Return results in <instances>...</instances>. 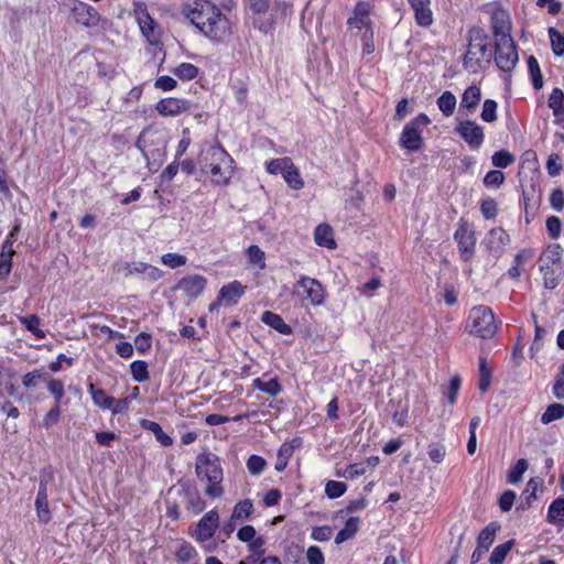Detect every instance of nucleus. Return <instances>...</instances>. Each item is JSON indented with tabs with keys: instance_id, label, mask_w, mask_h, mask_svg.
<instances>
[{
	"instance_id": "f257e3e1",
	"label": "nucleus",
	"mask_w": 564,
	"mask_h": 564,
	"mask_svg": "<svg viewBox=\"0 0 564 564\" xmlns=\"http://www.w3.org/2000/svg\"><path fill=\"white\" fill-rule=\"evenodd\" d=\"M186 18L209 41L225 43L234 34V23L209 0H193L184 9Z\"/></svg>"
},
{
	"instance_id": "f03ea898",
	"label": "nucleus",
	"mask_w": 564,
	"mask_h": 564,
	"mask_svg": "<svg viewBox=\"0 0 564 564\" xmlns=\"http://www.w3.org/2000/svg\"><path fill=\"white\" fill-rule=\"evenodd\" d=\"M491 59V43L487 31L473 26L467 33V50L463 57V67L470 74L479 73Z\"/></svg>"
},
{
	"instance_id": "7ed1b4c3",
	"label": "nucleus",
	"mask_w": 564,
	"mask_h": 564,
	"mask_svg": "<svg viewBox=\"0 0 564 564\" xmlns=\"http://www.w3.org/2000/svg\"><path fill=\"white\" fill-rule=\"evenodd\" d=\"M200 165L202 171L209 174L217 185H227L234 175L235 161L220 144L203 150Z\"/></svg>"
},
{
	"instance_id": "20e7f679",
	"label": "nucleus",
	"mask_w": 564,
	"mask_h": 564,
	"mask_svg": "<svg viewBox=\"0 0 564 564\" xmlns=\"http://www.w3.org/2000/svg\"><path fill=\"white\" fill-rule=\"evenodd\" d=\"M196 475L199 480L206 481L205 494L213 498H220L224 495L221 485L224 473L217 456L202 454L196 459Z\"/></svg>"
},
{
	"instance_id": "39448f33",
	"label": "nucleus",
	"mask_w": 564,
	"mask_h": 564,
	"mask_svg": "<svg viewBox=\"0 0 564 564\" xmlns=\"http://www.w3.org/2000/svg\"><path fill=\"white\" fill-rule=\"evenodd\" d=\"M499 327L492 310L486 305H478L470 310L467 322L469 334L488 339L495 336Z\"/></svg>"
},
{
	"instance_id": "423d86ee",
	"label": "nucleus",
	"mask_w": 564,
	"mask_h": 564,
	"mask_svg": "<svg viewBox=\"0 0 564 564\" xmlns=\"http://www.w3.org/2000/svg\"><path fill=\"white\" fill-rule=\"evenodd\" d=\"M562 252L563 248L560 245H550L540 256L539 269L545 289L554 290L558 285Z\"/></svg>"
},
{
	"instance_id": "0eeeda50",
	"label": "nucleus",
	"mask_w": 564,
	"mask_h": 564,
	"mask_svg": "<svg viewBox=\"0 0 564 564\" xmlns=\"http://www.w3.org/2000/svg\"><path fill=\"white\" fill-rule=\"evenodd\" d=\"M431 123V119L425 113H420L410 120L400 134V145L409 151H419L424 144L423 129Z\"/></svg>"
},
{
	"instance_id": "6e6552de",
	"label": "nucleus",
	"mask_w": 564,
	"mask_h": 564,
	"mask_svg": "<svg viewBox=\"0 0 564 564\" xmlns=\"http://www.w3.org/2000/svg\"><path fill=\"white\" fill-rule=\"evenodd\" d=\"M485 11L489 15L495 41L512 39V21L509 11L497 1L488 3Z\"/></svg>"
},
{
	"instance_id": "1a4fd4ad",
	"label": "nucleus",
	"mask_w": 564,
	"mask_h": 564,
	"mask_svg": "<svg viewBox=\"0 0 564 564\" xmlns=\"http://www.w3.org/2000/svg\"><path fill=\"white\" fill-rule=\"evenodd\" d=\"M518 62V48L513 39L495 41V63L501 72L510 75Z\"/></svg>"
},
{
	"instance_id": "9d476101",
	"label": "nucleus",
	"mask_w": 564,
	"mask_h": 564,
	"mask_svg": "<svg viewBox=\"0 0 564 564\" xmlns=\"http://www.w3.org/2000/svg\"><path fill=\"white\" fill-rule=\"evenodd\" d=\"M133 15L142 35L147 39V41L154 45L160 42L161 32L158 23L150 15L148 11V7L144 2L135 1L133 3Z\"/></svg>"
},
{
	"instance_id": "9b49d317",
	"label": "nucleus",
	"mask_w": 564,
	"mask_h": 564,
	"mask_svg": "<svg viewBox=\"0 0 564 564\" xmlns=\"http://www.w3.org/2000/svg\"><path fill=\"white\" fill-rule=\"evenodd\" d=\"M454 241L457 245L459 258L463 262H469L476 252V234L466 221L460 220L454 232Z\"/></svg>"
},
{
	"instance_id": "f8f14e48",
	"label": "nucleus",
	"mask_w": 564,
	"mask_h": 564,
	"mask_svg": "<svg viewBox=\"0 0 564 564\" xmlns=\"http://www.w3.org/2000/svg\"><path fill=\"white\" fill-rule=\"evenodd\" d=\"M116 268L124 278L138 276L148 282H155L163 275L161 269L143 261L121 262Z\"/></svg>"
},
{
	"instance_id": "ddd939ff",
	"label": "nucleus",
	"mask_w": 564,
	"mask_h": 564,
	"mask_svg": "<svg viewBox=\"0 0 564 564\" xmlns=\"http://www.w3.org/2000/svg\"><path fill=\"white\" fill-rule=\"evenodd\" d=\"M293 295H300L313 306L322 305L325 301V290L319 281L302 275L293 288Z\"/></svg>"
},
{
	"instance_id": "4468645a",
	"label": "nucleus",
	"mask_w": 564,
	"mask_h": 564,
	"mask_svg": "<svg viewBox=\"0 0 564 564\" xmlns=\"http://www.w3.org/2000/svg\"><path fill=\"white\" fill-rule=\"evenodd\" d=\"M509 234L501 227L490 229L481 241V246L487 252L488 257L494 259L495 262L500 259L507 247L510 245Z\"/></svg>"
},
{
	"instance_id": "2eb2a0df",
	"label": "nucleus",
	"mask_w": 564,
	"mask_h": 564,
	"mask_svg": "<svg viewBox=\"0 0 564 564\" xmlns=\"http://www.w3.org/2000/svg\"><path fill=\"white\" fill-rule=\"evenodd\" d=\"M455 132L468 144L471 150H478L485 140L484 128L473 120L458 122Z\"/></svg>"
},
{
	"instance_id": "dca6fc26",
	"label": "nucleus",
	"mask_w": 564,
	"mask_h": 564,
	"mask_svg": "<svg viewBox=\"0 0 564 564\" xmlns=\"http://www.w3.org/2000/svg\"><path fill=\"white\" fill-rule=\"evenodd\" d=\"M193 104L184 98L166 97L155 104V110L162 117H177L189 112Z\"/></svg>"
},
{
	"instance_id": "f3484780",
	"label": "nucleus",
	"mask_w": 564,
	"mask_h": 564,
	"mask_svg": "<svg viewBox=\"0 0 564 564\" xmlns=\"http://www.w3.org/2000/svg\"><path fill=\"white\" fill-rule=\"evenodd\" d=\"M219 525V514L213 509L206 512L197 523L194 536L198 542L210 540Z\"/></svg>"
},
{
	"instance_id": "a211bd4d",
	"label": "nucleus",
	"mask_w": 564,
	"mask_h": 564,
	"mask_svg": "<svg viewBox=\"0 0 564 564\" xmlns=\"http://www.w3.org/2000/svg\"><path fill=\"white\" fill-rule=\"evenodd\" d=\"M207 285V280L200 274H191L181 279L176 289L182 291L185 296L193 300L198 297Z\"/></svg>"
},
{
	"instance_id": "6ab92c4d",
	"label": "nucleus",
	"mask_w": 564,
	"mask_h": 564,
	"mask_svg": "<svg viewBox=\"0 0 564 564\" xmlns=\"http://www.w3.org/2000/svg\"><path fill=\"white\" fill-rule=\"evenodd\" d=\"M72 12L76 22L85 26H96L100 21L98 11L91 6L82 1L74 2Z\"/></svg>"
},
{
	"instance_id": "aec40b11",
	"label": "nucleus",
	"mask_w": 564,
	"mask_h": 564,
	"mask_svg": "<svg viewBox=\"0 0 564 564\" xmlns=\"http://www.w3.org/2000/svg\"><path fill=\"white\" fill-rule=\"evenodd\" d=\"M417 25L429 28L433 24V11L431 9V0H408Z\"/></svg>"
},
{
	"instance_id": "412c9836",
	"label": "nucleus",
	"mask_w": 564,
	"mask_h": 564,
	"mask_svg": "<svg viewBox=\"0 0 564 564\" xmlns=\"http://www.w3.org/2000/svg\"><path fill=\"white\" fill-rule=\"evenodd\" d=\"M36 518L40 523L47 524L52 520V512L48 505L47 485L41 481L35 498Z\"/></svg>"
},
{
	"instance_id": "4be33fe9",
	"label": "nucleus",
	"mask_w": 564,
	"mask_h": 564,
	"mask_svg": "<svg viewBox=\"0 0 564 564\" xmlns=\"http://www.w3.org/2000/svg\"><path fill=\"white\" fill-rule=\"evenodd\" d=\"M246 286L239 281H232L220 288L218 292L219 302H224L225 305H236L239 299L245 294Z\"/></svg>"
},
{
	"instance_id": "5701e85b",
	"label": "nucleus",
	"mask_w": 564,
	"mask_h": 564,
	"mask_svg": "<svg viewBox=\"0 0 564 564\" xmlns=\"http://www.w3.org/2000/svg\"><path fill=\"white\" fill-rule=\"evenodd\" d=\"M300 445L301 441L299 438H293L291 442H284L280 446L274 465L276 471L281 473L286 468L295 448H297Z\"/></svg>"
},
{
	"instance_id": "b1692460",
	"label": "nucleus",
	"mask_w": 564,
	"mask_h": 564,
	"mask_svg": "<svg viewBox=\"0 0 564 564\" xmlns=\"http://www.w3.org/2000/svg\"><path fill=\"white\" fill-rule=\"evenodd\" d=\"M314 241L317 246L327 249H335L337 247L334 239V231L327 224H319L314 230Z\"/></svg>"
},
{
	"instance_id": "393cba45",
	"label": "nucleus",
	"mask_w": 564,
	"mask_h": 564,
	"mask_svg": "<svg viewBox=\"0 0 564 564\" xmlns=\"http://www.w3.org/2000/svg\"><path fill=\"white\" fill-rule=\"evenodd\" d=\"M500 530V524L496 521L486 525L477 536V546L481 550L488 551L495 542L497 532Z\"/></svg>"
},
{
	"instance_id": "a878e982",
	"label": "nucleus",
	"mask_w": 564,
	"mask_h": 564,
	"mask_svg": "<svg viewBox=\"0 0 564 564\" xmlns=\"http://www.w3.org/2000/svg\"><path fill=\"white\" fill-rule=\"evenodd\" d=\"M480 99H481L480 88L477 86H474V85L469 86L468 88H466V90L464 91V94L462 96L460 108L467 109V111H468L467 115H469L475 111Z\"/></svg>"
},
{
	"instance_id": "bb28decb",
	"label": "nucleus",
	"mask_w": 564,
	"mask_h": 564,
	"mask_svg": "<svg viewBox=\"0 0 564 564\" xmlns=\"http://www.w3.org/2000/svg\"><path fill=\"white\" fill-rule=\"evenodd\" d=\"M261 321L282 335H290L292 333L291 326L288 325L280 315L273 312L265 311L262 314Z\"/></svg>"
},
{
	"instance_id": "cd10ccee",
	"label": "nucleus",
	"mask_w": 564,
	"mask_h": 564,
	"mask_svg": "<svg viewBox=\"0 0 564 564\" xmlns=\"http://www.w3.org/2000/svg\"><path fill=\"white\" fill-rule=\"evenodd\" d=\"M88 392L91 397L93 403L101 410L111 409L112 398L104 389L98 388L94 383L88 384Z\"/></svg>"
},
{
	"instance_id": "c85d7f7f",
	"label": "nucleus",
	"mask_w": 564,
	"mask_h": 564,
	"mask_svg": "<svg viewBox=\"0 0 564 564\" xmlns=\"http://www.w3.org/2000/svg\"><path fill=\"white\" fill-rule=\"evenodd\" d=\"M547 521L551 524L564 527V497H560L551 502L547 509Z\"/></svg>"
},
{
	"instance_id": "c756f323",
	"label": "nucleus",
	"mask_w": 564,
	"mask_h": 564,
	"mask_svg": "<svg viewBox=\"0 0 564 564\" xmlns=\"http://www.w3.org/2000/svg\"><path fill=\"white\" fill-rule=\"evenodd\" d=\"M547 106L552 110L555 120L560 119L564 115V93L561 88H553Z\"/></svg>"
},
{
	"instance_id": "7c9ffc66",
	"label": "nucleus",
	"mask_w": 564,
	"mask_h": 564,
	"mask_svg": "<svg viewBox=\"0 0 564 564\" xmlns=\"http://www.w3.org/2000/svg\"><path fill=\"white\" fill-rule=\"evenodd\" d=\"M141 426L144 430L152 432L155 436V440L162 446H171L173 444V438L163 431L159 423L150 420H142Z\"/></svg>"
},
{
	"instance_id": "2f4dec72",
	"label": "nucleus",
	"mask_w": 564,
	"mask_h": 564,
	"mask_svg": "<svg viewBox=\"0 0 564 564\" xmlns=\"http://www.w3.org/2000/svg\"><path fill=\"white\" fill-rule=\"evenodd\" d=\"M360 519L358 517H350L345 527L336 534L335 543L341 544L347 540L352 539L359 529Z\"/></svg>"
},
{
	"instance_id": "473e14b6",
	"label": "nucleus",
	"mask_w": 564,
	"mask_h": 564,
	"mask_svg": "<svg viewBox=\"0 0 564 564\" xmlns=\"http://www.w3.org/2000/svg\"><path fill=\"white\" fill-rule=\"evenodd\" d=\"M252 384L254 389L270 397H276L282 391V387L278 378H271L268 381H264L262 378H256Z\"/></svg>"
},
{
	"instance_id": "72a5a7b5",
	"label": "nucleus",
	"mask_w": 564,
	"mask_h": 564,
	"mask_svg": "<svg viewBox=\"0 0 564 564\" xmlns=\"http://www.w3.org/2000/svg\"><path fill=\"white\" fill-rule=\"evenodd\" d=\"M437 107L442 111V113L445 117H449L454 113V110L456 108V97L452 91H444L438 98H437Z\"/></svg>"
},
{
	"instance_id": "f704fd0d",
	"label": "nucleus",
	"mask_w": 564,
	"mask_h": 564,
	"mask_svg": "<svg viewBox=\"0 0 564 564\" xmlns=\"http://www.w3.org/2000/svg\"><path fill=\"white\" fill-rule=\"evenodd\" d=\"M197 557V551L188 542H183L175 552L176 562L180 564H188L193 561H196Z\"/></svg>"
},
{
	"instance_id": "c9c22d12",
	"label": "nucleus",
	"mask_w": 564,
	"mask_h": 564,
	"mask_svg": "<svg viewBox=\"0 0 564 564\" xmlns=\"http://www.w3.org/2000/svg\"><path fill=\"white\" fill-rule=\"evenodd\" d=\"M288 186L292 189L300 191L304 187V181L301 176L300 170L292 162L282 176Z\"/></svg>"
},
{
	"instance_id": "e433bc0d",
	"label": "nucleus",
	"mask_w": 564,
	"mask_h": 564,
	"mask_svg": "<svg viewBox=\"0 0 564 564\" xmlns=\"http://www.w3.org/2000/svg\"><path fill=\"white\" fill-rule=\"evenodd\" d=\"M514 543V540H508L507 542L497 545L490 554L489 564H502L509 552L512 550Z\"/></svg>"
},
{
	"instance_id": "4c0bfd02",
	"label": "nucleus",
	"mask_w": 564,
	"mask_h": 564,
	"mask_svg": "<svg viewBox=\"0 0 564 564\" xmlns=\"http://www.w3.org/2000/svg\"><path fill=\"white\" fill-rule=\"evenodd\" d=\"M173 74L181 80H192L197 77L199 69L192 63H181L173 68Z\"/></svg>"
},
{
	"instance_id": "58836bf2",
	"label": "nucleus",
	"mask_w": 564,
	"mask_h": 564,
	"mask_svg": "<svg viewBox=\"0 0 564 564\" xmlns=\"http://www.w3.org/2000/svg\"><path fill=\"white\" fill-rule=\"evenodd\" d=\"M293 161L289 156L280 158V159H272L268 162H265V170L269 174L278 175L281 174L284 175L285 171L290 169V164Z\"/></svg>"
},
{
	"instance_id": "ea45409f",
	"label": "nucleus",
	"mask_w": 564,
	"mask_h": 564,
	"mask_svg": "<svg viewBox=\"0 0 564 564\" xmlns=\"http://www.w3.org/2000/svg\"><path fill=\"white\" fill-rule=\"evenodd\" d=\"M21 324L31 332L36 338L43 339L45 338L46 334L44 330L40 328L41 319L37 315L32 314L29 316H22L20 317Z\"/></svg>"
},
{
	"instance_id": "a19ab883",
	"label": "nucleus",
	"mask_w": 564,
	"mask_h": 564,
	"mask_svg": "<svg viewBox=\"0 0 564 564\" xmlns=\"http://www.w3.org/2000/svg\"><path fill=\"white\" fill-rule=\"evenodd\" d=\"M253 511V503L250 499H245L236 503L231 514L232 521H241L248 519Z\"/></svg>"
},
{
	"instance_id": "79ce46f5",
	"label": "nucleus",
	"mask_w": 564,
	"mask_h": 564,
	"mask_svg": "<svg viewBox=\"0 0 564 564\" xmlns=\"http://www.w3.org/2000/svg\"><path fill=\"white\" fill-rule=\"evenodd\" d=\"M564 417V404L552 403L541 415V422L545 425Z\"/></svg>"
},
{
	"instance_id": "37998d69",
	"label": "nucleus",
	"mask_w": 564,
	"mask_h": 564,
	"mask_svg": "<svg viewBox=\"0 0 564 564\" xmlns=\"http://www.w3.org/2000/svg\"><path fill=\"white\" fill-rule=\"evenodd\" d=\"M528 69L534 89L540 90L543 87V77L538 59L534 56L528 58Z\"/></svg>"
},
{
	"instance_id": "c03bdc74",
	"label": "nucleus",
	"mask_w": 564,
	"mask_h": 564,
	"mask_svg": "<svg viewBox=\"0 0 564 564\" xmlns=\"http://www.w3.org/2000/svg\"><path fill=\"white\" fill-rule=\"evenodd\" d=\"M529 464L527 459L520 458L517 463L509 469L507 475L508 482L514 485L522 480L523 474L527 471Z\"/></svg>"
},
{
	"instance_id": "a18cd8bd",
	"label": "nucleus",
	"mask_w": 564,
	"mask_h": 564,
	"mask_svg": "<svg viewBox=\"0 0 564 564\" xmlns=\"http://www.w3.org/2000/svg\"><path fill=\"white\" fill-rule=\"evenodd\" d=\"M130 372L134 381L144 382L149 379V366L144 360H134L130 365Z\"/></svg>"
},
{
	"instance_id": "49530a36",
	"label": "nucleus",
	"mask_w": 564,
	"mask_h": 564,
	"mask_svg": "<svg viewBox=\"0 0 564 564\" xmlns=\"http://www.w3.org/2000/svg\"><path fill=\"white\" fill-rule=\"evenodd\" d=\"M549 37L551 42L552 52L556 56L564 55V34L557 31L555 28L549 29Z\"/></svg>"
},
{
	"instance_id": "de8ad7c7",
	"label": "nucleus",
	"mask_w": 564,
	"mask_h": 564,
	"mask_svg": "<svg viewBox=\"0 0 564 564\" xmlns=\"http://www.w3.org/2000/svg\"><path fill=\"white\" fill-rule=\"evenodd\" d=\"M516 158L508 150H499L491 156L492 165L499 169H506L513 164Z\"/></svg>"
},
{
	"instance_id": "09e8293b",
	"label": "nucleus",
	"mask_w": 564,
	"mask_h": 564,
	"mask_svg": "<svg viewBox=\"0 0 564 564\" xmlns=\"http://www.w3.org/2000/svg\"><path fill=\"white\" fill-rule=\"evenodd\" d=\"M247 258L250 263L259 269L263 270L265 268V254L257 245H252L247 249Z\"/></svg>"
},
{
	"instance_id": "8fccbe9b",
	"label": "nucleus",
	"mask_w": 564,
	"mask_h": 564,
	"mask_svg": "<svg viewBox=\"0 0 564 564\" xmlns=\"http://www.w3.org/2000/svg\"><path fill=\"white\" fill-rule=\"evenodd\" d=\"M366 474V468L362 464H350L345 469H337L336 476L346 479H356Z\"/></svg>"
},
{
	"instance_id": "3c124183",
	"label": "nucleus",
	"mask_w": 564,
	"mask_h": 564,
	"mask_svg": "<svg viewBox=\"0 0 564 564\" xmlns=\"http://www.w3.org/2000/svg\"><path fill=\"white\" fill-rule=\"evenodd\" d=\"M347 490V486L345 482L328 480L325 485V495L329 499H336L341 497Z\"/></svg>"
},
{
	"instance_id": "603ef678",
	"label": "nucleus",
	"mask_w": 564,
	"mask_h": 564,
	"mask_svg": "<svg viewBox=\"0 0 564 564\" xmlns=\"http://www.w3.org/2000/svg\"><path fill=\"white\" fill-rule=\"evenodd\" d=\"M186 508L194 514H198L205 510L206 502L202 499L198 492H188L186 499Z\"/></svg>"
},
{
	"instance_id": "864d4df0",
	"label": "nucleus",
	"mask_w": 564,
	"mask_h": 564,
	"mask_svg": "<svg viewBox=\"0 0 564 564\" xmlns=\"http://www.w3.org/2000/svg\"><path fill=\"white\" fill-rule=\"evenodd\" d=\"M267 462L259 455H251L247 460L248 471L253 476H259L263 473Z\"/></svg>"
},
{
	"instance_id": "5fc2aeb1",
	"label": "nucleus",
	"mask_w": 564,
	"mask_h": 564,
	"mask_svg": "<svg viewBox=\"0 0 564 564\" xmlns=\"http://www.w3.org/2000/svg\"><path fill=\"white\" fill-rule=\"evenodd\" d=\"M497 108H498V105L495 100L486 99L482 104V110H481L480 118L485 122L496 121L497 120Z\"/></svg>"
},
{
	"instance_id": "6e6d98bb",
	"label": "nucleus",
	"mask_w": 564,
	"mask_h": 564,
	"mask_svg": "<svg viewBox=\"0 0 564 564\" xmlns=\"http://www.w3.org/2000/svg\"><path fill=\"white\" fill-rule=\"evenodd\" d=\"M186 261H187L186 257L183 254H180V253L169 252V253H164L161 257V262L171 269H176V268L183 267L186 264Z\"/></svg>"
},
{
	"instance_id": "4d7b16f0",
	"label": "nucleus",
	"mask_w": 564,
	"mask_h": 564,
	"mask_svg": "<svg viewBox=\"0 0 564 564\" xmlns=\"http://www.w3.org/2000/svg\"><path fill=\"white\" fill-rule=\"evenodd\" d=\"M47 390L52 395H54L55 402H56L55 404L59 405V403L65 394V388H64L63 381H61L58 379L48 380Z\"/></svg>"
},
{
	"instance_id": "13d9d810",
	"label": "nucleus",
	"mask_w": 564,
	"mask_h": 564,
	"mask_svg": "<svg viewBox=\"0 0 564 564\" xmlns=\"http://www.w3.org/2000/svg\"><path fill=\"white\" fill-rule=\"evenodd\" d=\"M480 212L486 219H494L498 214V206L494 198H485L480 203Z\"/></svg>"
},
{
	"instance_id": "bf43d9fd",
	"label": "nucleus",
	"mask_w": 564,
	"mask_h": 564,
	"mask_svg": "<svg viewBox=\"0 0 564 564\" xmlns=\"http://www.w3.org/2000/svg\"><path fill=\"white\" fill-rule=\"evenodd\" d=\"M503 182L505 174L498 170L489 171L484 177V184L486 187H499Z\"/></svg>"
},
{
	"instance_id": "052dcab7",
	"label": "nucleus",
	"mask_w": 564,
	"mask_h": 564,
	"mask_svg": "<svg viewBox=\"0 0 564 564\" xmlns=\"http://www.w3.org/2000/svg\"><path fill=\"white\" fill-rule=\"evenodd\" d=\"M490 386V371L487 369L486 359H479V389L486 392Z\"/></svg>"
},
{
	"instance_id": "680f3d73",
	"label": "nucleus",
	"mask_w": 564,
	"mask_h": 564,
	"mask_svg": "<svg viewBox=\"0 0 564 564\" xmlns=\"http://www.w3.org/2000/svg\"><path fill=\"white\" fill-rule=\"evenodd\" d=\"M427 454H429V457L430 459L435 463V464H440L444 460L445 458V455H446V448L444 445L442 444H438V443H433L431 445H429V451H427Z\"/></svg>"
},
{
	"instance_id": "e2e57ef3",
	"label": "nucleus",
	"mask_w": 564,
	"mask_h": 564,
	"mask_svg": "<svg viewBox=\"0 0 564 564\" xmlns=\"http://www.w3.org/2000/svg\"><path fill=\"white\" fill-rule=\"evenodd\" d=\"M546 230L552 239H557L562 231V221L556 216H550L546 219Z\"/></svg>"
},
{
	"instance_id": "0e129e2a",
	"label": "nucleus",
	"mask_w": 564,
	"mask_h": 564,
	"mask_svg": "<svg viewBox=\"0 0 564 564\" xmlns=\"http://www.w3.org/2000/svg\"><path fill=\"white\" fill-rule=\"evenodd\" d=\"M333 531L328 525L314 527L311 532V538L318 542L328 541L332 538Z\"/></svg>"
},
{
	"instance_id": "69168bd1",
	"label": "nucleus",
	"mask_w": 564,
	"mask_h": 564,
	"mask_svg": "<svg viewBox=\"0 0 564 564\" xmlns=\"http://www.w3.org/2000/svg\"><path fill=\"white\" fill-rule=\"evenodd\" d=\"M553 394L556 399L564 400V362L558 369L554 386Z\"/></svg>"
},
{
	"instance_id": "338daca9",
	"label": "nucleus",
	"mask_w": 564,
	"mask_h": 564,
	"mask_svg": "<svg viewBox=\"0 0 564 564\" xmlns=\"http://www.w3.org/2000/svg\"><path fill=\"white\" fill-rule=\"evenodd\" d=\"M516 492L513 490H506L499 498L498 505L503 512H508L512 509L516 500Z\"/></svg>"
},
{
	"instance_id": "774afa93",
	"label": "nucleus",
	"mask_w": 564,
	"mask_h": 564,
	"mask_svg": "<svg viewBox=\"0 0 564 564\" xmlns=\"http://www.w3.org/2000/svg\"><path fill=\"white\" fill-rule=\"evenodd\" d=\"M308 564H325V557L322 550L316 545H311L306 551Z\"/></svg>"
}]
</instances>
